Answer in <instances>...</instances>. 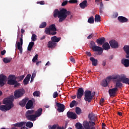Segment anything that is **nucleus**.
Listing matches in <instances>:
<instances>
[{
	"instance_id": "nucleus-1",
	"label": "nucleus",
	"mask_w": 129,
	"mask_h": 129,
	"mask_svg": "<svg viewBox=\"0 0 129 129\" xmlns=\"http://www.w3.org/2000/svg\"><path fill=\"white\" fill-rule=\"evenodd\" d=\"M85 94H84V89L83 88H80L78 89V92H77V95H75L72 97L73 99H76V98L80 99L82 98V97L84 95L85 97H84V100H85L88 103L91 102L92 98L94 97V92L91 93V91L89 90H86L85 92Z\"/></svg>"
},
{
	"instance_id": "nucleus-2",
	"label": "nucleus",
	"mask_w": 129,
	"mask_h": 129,
	"mask_svg": "<svg viewBox=\"0 0 129 129\" xmlns=\"http://www.w3.org/2000/svg\"><path fill=\"white\" fill-rule=\"evenodd\" d=\"M71 13L70 11H68L66 9H62L59 11L58 9H55L53 11V17L59 18V22H63L67 18L68 16H70Z\"/></svg>"
},
{
	"instance_id": "nucleus-3",
	"label": "nucleus",
	"mask_w": 129,
	"mask_h": 129,
	"mask_svg": "<svg viewBox=\"0 0 129 129\" xmlns=\"http://www.w3.org/2000/svg\"><path fill=\"white\" fill-rule=\"evenodd\" d=\"M14 101V97L13 96H10L8 98H5L3 99V104L8 105V106L2 105L0 106V110L2 111H7L10 110L14 105L13 104V101Z\"/></svg>"
},
{
	"instance_id": "nucleus-4",
	"label": "nucleus",
	"mask_w": 129,
	"mask_h": 129,
	"mask_svg": "<svg viewBox=\"0 0 129 129\" xmlns=\"http://www.w3.org/2000/svg\"><path fill=\"white\" fill-rule=\"evenodd\" d=\"M41 115H34V110H27L25 112V117L27 120L35 121L37 120V117H40Z\"/></svg>"
},
{
	"instance_id": "nucleus-5",
	"label": "nucleus",
	"mask_w": 129,
	"mask_h": 129,
	"mask_svg": "<svg viewBox=\"0 0 129 129\" xmlns=\"http://www.w3.org/2000/svg\"><path fill=\"white\" fill-rule=\"evenodd\" d=\"M89 48L92 49L93 52H97V55H100L103 53V49L100 46H96L95 43L92 41H90Z\"/></svg>"
},
{
	"instance_id": "nucleus-6",
	"label": "nucleus",
	"mask_w": 129,
	"mask_h": 129,
	"mask_svg": "<svg viewBox=\"0 0 129 129\" xmlns=\"http://www.w3.org/2000/svg\"><path fill=\"white\" fill-rule=\"evenodd\" d=\"M56 28L55 27V24H51L48 26V28H45L44 33L46 35L54 36L56 34Z\"/></svg>"
},
{
	"instance_id": "nucleus-7",
	"label": "nucleus",
	"mask_w": 129,
	"mask_h": 129,
	"mask_svg": "<svg viewBox=\"0 0 129 129\" xmlns=\"http://www.w3.org/2000/svg\"><path fill=\"white\" fill-rule=\"evenodd\" d=\"M8 84L10 85H14V88L20 86V83H18V82L16 81V77L14 75H11L9 76Z\"/></svg>"
},
{
	"instance_id": "nucleus-8",
	"label": "nucleus",
	"mask_w": 129,
	"mask_h": 129,
	"mask_svg": "<svg viewBox=\"0 0 129 129\" xmlns=\"http://www.w3.org/2000/svg\"><path fill=\"white\" fill-rule=\"evenodd\" d=\"M25 93V91L24 89H17L14 92V96L15 99H17L22 97Z\"/></svg>"
},
{
	"instance_id": "nucleus-9",
	"label": "nucleus",
	"mask_w": 129,
	"mask_h": 129,
	"mask_svg": "<svg viewBox=\"0 0 129 129\" xmlns=\"http://www.w3.org/2000/svg\"><path fill=\"white\" fill-rule=\"evenodd\" d=\"M109 78L110 81H111V80H122L125 79H129V78H126V76L124 74H120V75H114L112 76V77H107V78Z\"/></svg>"
},
{
	"instance_id": "nucleus-10",
	"label": "nucleus",
	"mask_w": 129,
	"mask_h": 129,
	"mask_svg": "<svg viewBox=\"0 0 129 129\" xmlns=\"http://www.w3.org/2000/svg\"><path fill=\"white\" fill-rule=\"evenodd\" d=\"M94 125H95V123L94 122H91L90 123H89L87 120L83 121V126H84V128L85 129H95Z\"/></svg>"
},
{
	"instance_id": "nucleus-11",
	"label": "nucleus",
	"mask_w": 129,
	"mask_h": 129,
	"mask_svg": "<svg viewBox=\"0 0 129 129\" xmlns=\"http://www.w3.org/2000/svg\"><path fill=\"white\" fill-rule=\"evenodd\" d=\"M23 35L21 34V37L20 38V42H17V48L20 51V53L22 54V45L23 44Z\"/></svg>"
},
{
	"instance_id": "nucleus-12",
	"label": "nucleus",
	"mask_w": 129,
	"mask_h": 129,
	"mask_svg": "<svg viewBox=\"0 0 129 129\" xmlns=\"http://www.w3.org/2000/svg\"><path fill=\"white\" fill-rule=\"evenodd\" d=\"M55 105L56 106V107H57V109H56L57 112L62 113L65 110V106L64 104H61V103L56 102Z\"/></svg>"
},
{
	"instance_id": "nucleus-13",
	"label": "nucleus",
	"mask_w": 129,
	"mask_h": 129,
	"mask_svg": "<svg viewBox=\"0 0 129 129\" xmlns=\"http://www.w3.org/2000/svg\"><path fill=\"white\" fill-rule=\"evenodd\" d=\"M88 118L89 119V121H87L88 123L90 124L91 122L95 123V121H96V116H95V114L92 113L88 114Z\"/></svg>"
},
{
	"instance_id": "nucleus-14",
	"label": "nucleus",
	"mask_w": 129,
	"mask_h": 129,
	"mask_svg": "<svg viewBox=\"0 0 129 129\" xmlns=\"http://www.w3.org/2000/svg\"><path fill=\"white\" fill-rule=\"evenodd\" d=\"M94 2L95 3H96V5H100V8L99 9V12L100 14H103V9H104V5H103V3H102V0H94Z\"/></svg>"
},
{
	"instance_id": "nucleus-15",
	"label": "nucleus",
	"mask_w": 129,
	"mask_h": 129,
	"mask_svg": "<svg viewBox=\"0 0 129 129\" xmlns=\"http://www.w3.org/2000/svg\"><path fill=\"white\" fill-rule=\"evenodd\" d=\"M67 115L68 118L76 119L78 117V114H76V113H74L73 112L68 111L67 112Z\"/></svg>"
},
{
	"instance_id": "nucleus-16",
	"label": "nucleus",
	"mask_w": 129,
	"mask_h": 129,
	"mask_svg": "<svg viewBox=\"0 0 129 129\" xmlns=\"http://www.w3.org/2000/svg\"><path fill=\"white\" fill-rule=\"evenodd\" d=\"M6 82H7V76L3 74L0 75V86H4Z\"/></svg>"
},
{
	"instance_id": "nucleus-17",
	"label": "nucleus",
	"mask_w": 129,
	"mask_h": 129,
	"mask_svg": "<svg viewBox=\"0 0 129 129\" xmlns=\"http://www.w3.org/2000/svg\"><path fill=\"white\" fill-rule=\"evenodd\" d=\"M109 45L112 48H118V43L114 40H112L109 42Z\"/></svg>"
},
{
	"instance_id": "nucleus-18",
	"label": "nucleus",
	"mask_w": 129,
	"mask_h": 129,
	"mask_svg": "<svg viewBox=\"0 0 129 129\" xmlns=\"http://www.w3.org/2000/svg\"><path fill=\"white\" fill-rule=\"evenodd\" d=\"M118 90L117 88H114L113 89H110L108 90L109 95L110 97H114L116 94V92Z\"/></svg>"
},
{
	"instance_id": "nucleus-19",
	"label": "nucleus",
	"mask_w": 129,
	"mask_h": 129,
	"mask_svg": "<svg viewBox=\"0 0 129 129\" xmlns=\"http://www.w3.org/2000/svg\"><path fill=\"white\" fill-rule=\"evenodd\" d=\"M24 106H25V108L27 110L34 108L33 101L32 100H29L28 102H27V103L25 104Z\"/></svg>"
},
{
	"instance_id": "nucleus-20",
	"label": "nucleus",
	"mask_w": 129,
	"mask_h": 129,
	"mask_svg": "<svg viewBox=\"0 0 129 129\" xmlns=\"http://www.w3.org/2000/svg\"><path fill=\"white\" fill-rule=\"evenodd\" d=\"M105 42H106V40L104 37L99 38V39H96V43H97L99 46L105 44V43H106Z\"/></svg>"
},
{
	"instance_id": "nucleus-21",
	"label": "nucleus",
	"mask_w": 129,
	"mask_h": 129,
	"mask_svg": "<svg viewBox=\"0 0 129 129\" xmlns=\"http://www.w3.org/2000/svg\"><path fill=\"white\" fill-rule=\"evenodd\" d=\"M120 62L121 63V64L124 65L125 67H129V59L127 58H122L121 59Z\"/></svg>"
},
{
	"instance_id": "nucleus-22",
	"label": "nucleus",
	"mask_w": 129,
	"mask_h": 129,
	"mask_svg": "<svg viewBox=\"0 0 129 129\" xmlns=\"http://www.w3.org/2000/svg\"><path fill=\"white\" fill-rule=\"evenodd\" d=\"M110 78L108 77L106 78L105 80L102 81V83H101V86L103 87H107L108 86V82H110Z\"/></svg>"
},
{
	"instance_id": "nucleus-23",
	"label": "nucleus",
	"mask_w": 129,
	"mask_h": 129,
	"mask_svg": "<svg viewBox=\"0 0 129 129\" xmlns=\"http://www.w3.org/2000/svg\"><path fill=\"white\" fill-rule=\"evenodd\" d=\"M117 20L118 21V22L121 23L128 22V19L126 18V17L122 16H119L117 17Z\"/></svg>"
},
{
	"instance_id": "nucleus-24",
	"label": "nucleus",
	"mask_w": 129,
	"mask_h": 129,
	"mask_svg": "<svg viewBox=\"0 0 129 129\" xmlns=\"http://www.w3.org/2000/svg\"><path fill=\"white\" fill-rule=\"evenodd\" d=\"M28 101H29L28 100V98H25L22 99L21 101L19 102V105L22 107H24L25 104H27V102H28Z\"/></svg>"
},
{
	"instance_id": "nucleus-25",
	"label": "nucleus",
	"mask_w": 129,
	"mask_h": 129,
	"mask_svg": "<svg viewBox=\"0 0 129 129\" xmlns=\"http://www.w3.org/2000/svg\"><path fill=\"white\" fill-rule=\"evenodd\" d=\"M122 50L126 53V58L129 59V45H125L124 47H122Z\"/></svg>"
},
{
	"instance_id": "nucleus-26",
	"label": "nucleus",
	"mask_w": 129,
	"mask_h": 129,
	"mask_svg": "<svg viewBox=\"0 0 129 129\" xmlns=\"http://www.w3.org/2000/svg\"><path fill=\"white\" fill-rule=\"evenodd\" d=\"M57 42H52V41H49L47 43V47L49 48H53L55 46H56V43Z\"/></svg>"
},
{
	"instance_id": "nucleus-27",
	"label": "nucleus",
	"mask_w": 129,
	"mask_h": 129,
	"mask_svg": "<svg viewBox=\"0 0 129 129\" xmlns=\"http://www.w3.org/2000/svg\"><path fill=\"white\" fill-rule=\"evenodd\" d=\"M80 8L82 9H85L87 7V1L85 0L83 1V2L80 3Z\"/></svg>"
},
{
	"instance_id": "nucleus-28",
	"label": "nucleus",
	"mask_w": 129,
	"mask_h": 129,
	"mask_svg": "<svg viewBox=\"0 0 129 129\" xmlns=\"http://www.w3.org/2000/svg\"><path fill=\"white\" fill-rule=\"evenodd\" d=\"M51 41H49V42H59L61 40V37H56V36H52L51 38Z\"/></svg>"
},
{
	"instance_id": "nucleus-29",
	"label": "nucleus",
	"mask_w": 129,
	"mask_h": 129,
	"mask_svg": "<svg viewBox=\"0 0 129 129\" xmlns=\"http://www.w3.org/2000/svg\"><path fill=\"white\" fill-rule=\"evenodd\" d=\"M89 60H90V61H91L92 66L95 67L97 65V59L94 58V57H90Z\"/></svg>"
},
{
	"instance_id": "nucleus-30",
	"label": "nucleus",
	"mask_w": 129,
	"mask_h": 129,
	"mask_svg": "<svg viewBox=\"0 0 129 129\" xmlns=\"http://www.w3.org/2000/svg\"><path fill=\"white\" fill-rule=\"evenodd\" d=\"M29 79H30V74L27 75L25 77V79L23 80V84L24 85H27L28 84V82L29 81Z\"/></svg>"
},
{
	"instance_id": "nucleus-31",
	"label": "nucleus",
	"mask_w": 129,
	"mask_h": 129,
	"mask_svg": "<svg viewBox=\"0 0 129 129\" xmlns=\"http://www.w3.org/2000/svg\"><path fill=\"white\" fill-rule=\"evenodd\" d=\"M102 45L103 47V48H102V49H103L105 50H109V49H110V47H111L109 45V43H108L107 42L102 44Z\"/></svg>"
},
{
	"instance_id": "nucleus-32",
	"label": "nucleus",
	"mask_w": 129,
	"mask_h": 129,
	"mask_svg": "<svg viewBox=\"0 0 129 129\" xmlns=\"http://www.w3.org/2000/svg\"><path fill=\"white\" fill-rule=\"evenodd\" d=\"M25 124V122L22 121L20 122H18V123L14 124V126L17 127H20L23 126Z\"/></svg>"
},
{
	"instance_id": "nucleus-33",
	"label": "nucleus",
	"mask_w": 129,
	"mask_h": 129,
	"mask_svg": "<svg viewBox=\"0 0 129 129\" xmlns=\"http://www.w3.org/2000/svg\"><path fill=\"white\" fill-rule=\"evenodd\" d=\"M34 44L35 43L34 42H29L28 44V46H27V50L29 51H32V48H33Z\"/></svg>"
},
{
	"instance_id": "nucleus-34",
	"label": "nucleus",
	"mask_w": 129,
	"mask_h": 129,
	"mask_svg": "<svg viewBox=\"0 0 129 129\" xmlns=\"http://www.w3.org/2000/svg\"><path fill=\"white\" fill-rule=\"evenodd\" d=\"M118 81L119 82V83L122 82L123 84L129 85V79L116 80V82H118Z\"/></svg>"
},
{
	"instance_id": "nucleus-35",
	"label": "nucleus",
	"mask_w": 129,
	"mask_h": 129,
	"mask_svg": "<svg viewBox=\"0 0 129 129\" xmlns=\"http://www.w3.org/2000/svg\"><path fill=\"white\" fill-rule=\"evenodd\" d=\"M49 129H64L63 127H60L58 125L53 124L52 126H49Z\"/></svg>"
},
{
	"instance_id": "nucleus-36",
	"label": "nucleus",
	"mask_w": 129,
	"mask_h": 129,
	"mask_svg": "<svg viewBox=\"0 0 129 129\" xmlns=\"http://www.w3.org/2000/svg\"><path fill=\"white\" fill-rule=\"evenodd\" d=\"M41 114H42V108H39L36 111L34 110V115L41 116Z\"/></svg>"
},
{
	"instance_id": "nucleus-37",
	"label": "nucleus",
	"mask_w": 129,
	"mask_h": 129,
	"mask_svg": "<svg viewBox=\"0 0 129 129\" xmlns=\"http://www.w3.org/2000/svg\"><path fill=\"white\" fill-rule=\"evenodd\" d=\"M12 60V58H8V57H4L3 58V61L4 62V63H8L11 62V61Z\"/></svg>"
},
{
	"instance_id": "nucleus-38",
	"label": "nucleus",
	"mask_w": 129,
	"mask_h": 129,
	"mask_svg": "<svg viewBox=\"0 0 129 129\" xmlns=\"http://www.w3.org/2000/svg\"><path fill=\"white\" fill-rule=\"evenodd\" d=\"M25 126L29 128L33 127L34 126V124H33V122L31 121H28L27 122H25Z\"/></svg>"
},
{
	"instance_id": "nucleus-39",
	"label": "nucleus",
	"mask_w": 129,
	"mask_h": 129,
	"mask_svg": "<svg viewBox=\"0 0 129 129\" xmlns=\"http://www.w3.org/2000/svg\"><path fill=\"white\" fill-rule=\"evenodd\" d=\"M94 19L95 20L96 22H101V16L97 14L95 15V18Z\"/></svg>"
},
{
	"instance_id": "nucleus-40",
	"label": "nucleus",
	"mask_w": 129,
	"mask_h": 129,
	"mask_svg": "<svg viewBox=\"0 0 129 129\" xmlns=\"http://www.w3.org/2000/svg\"><path fill=\"white\" fill-rule=\"evenodd\" d=\"M122 87V84L119 81L115 82V88H120Z\"/></svg>"
},
{
	"instance_id": "nucleus-41",
	"label": "nucleus",
	"mask_w": 129,
	"mask_h": 129,
	"mask_svg": "<svg viewBox=\"0 0 129 129\" xmlns=\"http://www.w3.org/2000/svg\"><path fill=\"white\" fill-rule=\"evenodd\" d=\"M47 24L46 22H43L39 26V29H43L45 27H46Z\"/></svg>"
},
{
	"instance_id": "nucleus-42",
	"label": "nucleus",
	"mask_w": 129,
	"mask_h": 129,
	"mask_svg": "<svg viewBox=\"0 0 129 129\" xmlns=\"http://www.w3.org/2000/svg\"><path fill=\"white\" fill-rule=\"evenodd\" d=\"M76 113L78 115H80L82 113V109L79 107H76Z\"/></svg>"
},
{
	"instance_id": "nucleus-43",
	"label": "nucleus",
	"mask_w": 129,
	"mask_h": 129,
	"mask_svg": "<svg viewBox=\"0 0 129 129\" xmlns=\"http://www.w3.org/2000/svg\"><path fill=\"white\" fill-rule=\"evenodd\" d=\"M94 21H95L93 16L90 17V18H88V22L89 24H93L94 23Z\"/></svg>"
},
{
	"instance_id": "nucleus-44",
	"label": "nucleus",
	"mask_w": 129,
	"mask_h": 129,
	"mask_svg": "<svg viewBox=\"0 0 129 129\" xmlns=\"http://www.w3.org/2000/svg\"><path fill=\"white\" fill-rule=\"evenodd\" d=\"M37 40V35L35 34H33L31 35V41H33L34 42L36 41Z\"/></svg>"
},
{
	"instance_id": "nucleus-45",
	"label": "nucleus",
	"mask_w": 129,
	"mask_h": 129,
	"mask_svg": "<svg viewBox=\"0 0 129 129\" xmlns=\"http://www.w3.org/2000/svg\"><path fill=\"white\" fill-rule=\"evenodd\" d=\"M76 104H77V101H73L71 103H70V104L69 105V107L70 108H73L76 105Z\"/></svg>"
},
{
	"instance_id": "nucleus-46",
	"label": "nucleus",
	"mask_w": 129,
	"mask_h": 129,
	"mask_svg": "<svg viewBox=\"0 0 129 129\" xmlns=\"http://www.w3.org/2000/svg\"><path fill=\"white\" fill-rule=\"evenodd\" d=\"M76 127H79L78 128V129H84V128H83V126L82 125V124H81L79 122L76 123Z\"/></svg>"
},
{
	"instance_id": "nucleus-47",
	"label": "nucleus",
	"mask_w": 129,
	"mask_h": 129,
	"mask_svg": "<svg viewBox=\"0 0 129 129\" xmlns=\"http://www.w3.org/2000/svg\"><path fill=\"white\" fill-rule=\"evenodd\" d=\"M25 77V76L24 75H22V76H18V77H17V79H18V81H22V80H23V79H25L24 78V77Z\"/></svg>"
},
{
	"instance_id": "nucleus-48",
	"label": "nucleus",
	"mask_w": 129,
	"mask_h": 129,
	"mask_svg": "<svg viewBox=\"0 0 129 129\" xmlns=\"http://www.w3.org/2000/svg\"><path fill=\"white\" fill-rule=\"evenodd\" d=\"M33 95L34 97H39V96H40V93L38 91H35V92L33 93Z\"/></svg>"
},
{
	"instance_id": "nucleus-49",
	"label": "nucleus",
	"mask_w": 129,
	"mask_h": 129,
	"mask_svg": "<svg viewBox=\"0 0 129 129\" xmlns=\"http://www.w3.org/2000/svg\"><path fill=\"white\" fill-rule=\"evenodd\" d=\"M69 4H76L78 3L77 0H69V1H67Z\"/></svg>"
},
{
	"instance_id": "nucleus-50",
	"label": "nucleus",
	"mask_w": 129,
	"mask_h": 129,
	"mask_svg": "<svg viewBox=\"0 0 129 129\" xmlns=\"http://www.w3.org/2000/svg\"><path fill=\"white\" fill-rule=\"evenodd\" d=\"M38 60V54H36L34 58H33V62H36V61Z\"/></svg>"
},
{
	"instance_id": "nucleus-51",
	"label": "nucleus",
	"mask_w": 129,
	"mask_h": 129,
	"mask_svg": "<svg viewBox=\"0 0 129 129\" xmlns=\"http://www.w3.org/2000/svg\"><path fill=\"white\" fill-rule=\"evenodd\" d=\"M56 97H58V92H54L52 94V97H53V98H56Z\"/></svg>"
},
{
	"instance_id": "nucleus-52",
	"label": "nucleus",
	"mask_w": 129,
	"mask_h": 129,
	"mask_svg": "<svg viewBox=\"0 0 129 129\" xmlns=\"http://www.w3.org/2000/svg\"><path fill=\"white\" fill-rule=\"evenodd\" d=\"M36 73H37V72L36 71H34L33 74H31V75H30V77L35 78V77H36Z\"/></svg>"
},
{
	"instance_id": "nucleus-53",
	"label": "nucleus",
	"mask_w": 129,
	"mask_h": 129,
	"mask_svg": "<svg viewBox=\"0 0 129 129\" xmlns=\"http://www.w3.org/2000/svg\"><path fill=\"white\" fill-rule=\"evenodd\" d=\"M70 61H72L74 63H76V60H75V58H74V57L73 56H70Z\"/></svg>"
},
{
	"instance_id": "nucleus-54",
	"label": "nucleus",
	"mask_w": 129,
	"mask_h": 129,
	"mask_svg": "<svg viewBox=\"0 0 129 129\" xmlns=\"http://www.w3.org/2000/svg\"><path fill=\"white\" fill-rule=\"evenodd\" d=\"M37 4H40V5H45V2H44L43 1L38 2H37Z\"/></svg>"
},
{
	"instance_id": "nucleus-55",
	"label": "nucleus",
	"mask_w": 129,
	"mask_h": 129,
	"mask_svg": "<svg viewBox=\"0 0 129 129\" xmlns=\"http://www.w3.org/2000/svg\"><path fill=\"white\" fill-rule=\"evenodd\" d=\"M68 3L67 1H63V3H62L61 6L62 7L66 6Z\"/></svg>"
},
{
	"instance_id": "nucleus-56",
	"label": "nucleus",
	"mask_w": 129,
	"mask_h": 129,
	"mask_svg": "<svg viewBox=\"0 0 129 129\" xmlns=\"http://www.w3.org/2000/svg\"><path fill=\"white\" fill-rule=\"evenodd\" d=\"M104 98H102V99H101V100H100V104H101V105H103V103H104Z\"/></svg>"
},
{
	"instance_id": "nucleus-57",
	"label": "nucleus",
	"mask_w": 129,
	"mask_h": 129,
	"mask_svg": "<svg viewBox=\"0 0 129 129\" xmlns=\"http://www.w3.org/2000/svg\"><path fill=\"white\" fill-rule=\"evenodd\" d=\"M92 37H93V34H91L87 37V39H91L92 38Z\"/></svg>"
},
{
	"instance_id": "nucleus-58",
	"label": "nucleus",
	"mask_w": 129,
	"mask_h": 129,
	"mask_svg": "<svg viewBox=\"0 0 129 129\" xmlns=\"http://www.w3.org/2000/svg\"><path fill=\"white\" fill-rule=\"evenodd\" d=\"M86 55L89 57L91 56V53L89 51H86Z\"/></svg>"
},
{
	"instance_id": "nucleus-59",
	"label": "nucleus",
	"mask_w": 129,
	"mask_h": 129,
	"mask_svg": "<svg viewBox=\"0 0 129 129\" xmlns=\"http://www.w3.org/2000/svg\"><path fill=\"white\" fill-rule=\"evenodd\" d=\"M6 54V50H3L1 51V55H4Z\"/></svg>"
},
{
	"instance_id": "nucleus-60",
	"label": "nucleus",
	"mask_w": 129,
	"mask_h": 129,
	"mask_svg": "<svg viewBox=\"0 0 129 129\" xmlns=\"http://www.w3.org/2000/svg\"><path fill=\"white\" fill-rule=\"evenodd\" d=\"M106 60H103V62L102 63V66H106Z\"/></svg>"
},
{
	"instance_id": "nucleus-61",
	"label": "nucleus",
	"mask_w": 129,
	"mask_h": 129,
	"mask_svg": "<svg viewBox=\"0 0 129 129\" xmlns=\"http://www.w3.org/2000/svg\"><path fill=\"white\" fill-rule=\"evenodd\" d=\"M50 65V63L49 62V61H47V62H46V64H45V66H49Z\"/></svg>"
},
{
	"instance_id": "nucleus-62",
	"label": "nucleus",
	"mask_w": 129,
	"mask_h": 129,
	"mask_svg": "<svg viewBox=\"0 0 129 129\" xmlns=\"http://www.w3.org/2000/svg\"><path fill=\"white\" fill-rule=\"evenodd\" d=\"M35 79V78H31V79H30L29 80H30V83H32L34 81V79Z\"/></svg>"
},
{
	"instance_id": "nucleus-63",
	"label": "nucleus",
	"mask_w": 129,
	"mask_h": 129,
	"mask_svg": "<svg viewBox=\"0 0 129 129\" xmlns=\"http://www.w3.org/2000/svg\"><path fill=\"white\" fill-rule=\"evenodd\" d=\"M44 39H45V36H42V37L40 38V40H44Z\"/></svg>"
},
{
	"instance_id": "nucleus-64",
	"label": "nucleus",
	"mask_w": 129,
	"mask_h": 129,
	"mask_svg": "<svg viewBox=\"0 0 129 129\" xmlns=\"http://www.w3.org/2000/svg\"><path fill=\"white\" fill-rule=\"evenodd\" d=\"M21 129H28V128L27 127L24 126V127H21Z\"/></svg>"
}]
</instances>
